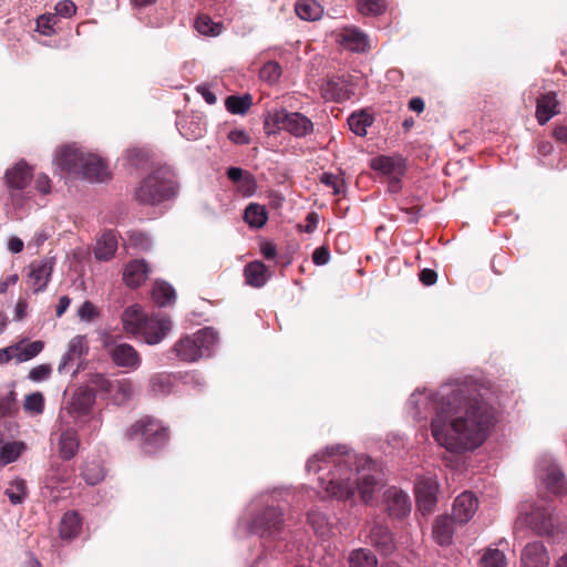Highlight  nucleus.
<instances>
[{
    "label": "nucleus",
    "mask_w": 567,
    "mask_h": 567,
    "mask_svg": "<svg viewBox=\"0 0 567 567\" xmlns=\"http://www.w3.org/2000/svg\"><path fill=\"white\" fill-rule=\"evenodd\" d=\"M358 10L365 16H378L385 10V0H358Z\"/></svg>",
    "instance_id": "49"
},
{
    "label": "nucleus",
    "mask_w": 567,
    "mask_h": 567,
    "mask_svg": "<svg viewBox=\"0 0 567 567\" xmlns=\"http://www.w3.org/2000/svg\"><path fill=\"white\" fill-rule=\"evenodd\" d=\"M27 492V482L21 477H17L10 482L4 494L8 496L12 505H18L24 501Z\"/></svg>",
    "instance_id": "44"
},
{
    "label": "nucleus",
    "mask_w": 567,
    "mask_h": 567,
    "mask_svg": "<svg viewBox=\"0 0 567 567\" xmlns=\"http://www.w3.org/2000/svg\"><path fill=\"white\" fill-rule=\"evenodd\" d=\"M32 178L31 167L23 161L17 163L6 173L7 184L11 189H23Z\"/></svg>",
    "instance_id": "26"
},
{
    "label": "nucleus",
    "mask_w": 567,
    "mask_h": 567,
    "mask_svg": "<svg viewBox=\"0 0 567 567\" xmlns=\"http://www.w3.org/2000/svg\"><path fill=\"white\" fill-rule=\"evenodd\" d=\"M321 96L326 101L343 102L353 94V85L344 76H332L321 85Z\"/></svg>",
    "instance_id": "15"
},
{
    "label": "nucleus",
    "mask_w": 567,
    "mask_h": 567,
    "mask_svg": "<svg viewBox=\"0 0 567 567\" xmlns=\"http://www.w3.org/2000/svg\"><path fill=\"white\" fill-rule=\"evenodd\" d=\"M308 524L318 537L329 538L336 535L337 525L323 512L315 508L308 512Z\"/></svg>",
    "instance_id": "22"
},
{
    "label": "nucleus",
    "mask_w": 567,
    "mask_h": 567,
    "mask_svg": "<svg viewBox=\"0 0 567 567\" xmlns=\"http://www.w3.org/2000/svg\"><path fill=\"white\" fill-rule=\"evenodd\" d=\"M313 131V124L309 117L299 112H286V132L296 137H305Z\"/></svg>",
    "instance_id": "27"
},
{
    "label": "nucleus",
    "mask_w": 567,
    "mask_h": 567,
    "mask_svg": "<svg viewBox=\"0 0 567 567\" xmlns=\"http://www.w3.org/2000/svg\"><path fill=\"white\" fill-rule=\"evenodd\" d=\"M549 561V554L540 542L528 543L522 551V567H548Z\"/></svg>",
    "instance_id": "19"
},
{
    "label": "nucleus",
    "mask_w": 567,
    "mask_h": 567,
    "mask_svg": "<svg viewBox=\"0 0 567 567\" xmlns=\"http://www.w3.org/2000/svg\"><path fill=\"white\" fill-rule=\"evenodd\" d=\"M55 17L71 18L76 12V6L71 0H62L54 7Z\"/></svg>",
    "instance_id": "60"
},
{
    "label": "nucleus",
    "mask_w": 567,
    "mask_h": 567,
    "mask_svg": "<svg viewBox=\"0 0 567 567\" xmlns=\"http://www.w3.org/2000/svg\"><path fill=\"white\" fill-rule=\"evenodd\" d=\"M89 351V346L86 338L84 336H75L72 338L69 342L68 351L64 353V355L61 359V362L58 367L59 373H63L75 363L79 362L83 355H85Z\"/></svg>",
    "instance_id": "21"
},
{
    "label": "nucleus",
    "mask_w": 567,
    "mask_h": 567,
    "mask_svg": "<svg viewBox=\"0 0 567 567\" xmlns=\"http://www.w3.org/2000/svg\"><path fill=\"white\" fill-rule=\"evenodd\" d=\"M284 128V113L276 111L272 114H268L265 120V132L268 137V143L272 146L277 145V138Z\"/></svg>",
    "instance_id": "36"
},
{
    "label": "nucleus",
    "mask_w": 567,
    "mask_h": 567,
    "mask_svg": "<svg viewBox=\"0 0 567 567\" xmlns=\"http://www.w3.org/2000/svg\"><path fill=\"white\" fill-rule=\"evenodd\" d=\"M264 507L254 513L250 519H244L240 522V526L245 525V528L250 534H258L260 536L271 535L276 530H279L281 524V512L278 504L275 505L274 499H267L264 503Z\"/></svg>",
    "instance_id": "7"
},
{
    "label": "nucleus",
    "mask_w": 567,
    "mask_h": 567,
    "mask_svg": "<svg viewBox=\"0 0 567 567\" xmlns=\"http://www.w3.org/2000/svg\"><path fill=\"white\" fill-rule=\"evenodd\" d=\"M128 243L132 247H135L140 250H148L152 246L150 237L140 231L130 233Z\"/></svg>",
    "instance_id": "56"
},
{
    "label": "nucleus",
    "mask_w": 567,
    "mask_h": 567,
    "mask_svg": "<svg viewBox=\"0 0 567 567\" xmlns=\"http://www.w3.org/2000/svg\"><path fill=\"white\" fill-rule=\"evenodd\" d=\"M369 537L371 544L384 555L390 554L394 548L392 535L389 528L381 524H375L371 528Z\"/></svg>",
    "instance_id": "33"
},
{
    "label": "nucleus",
    "mask_w": 567,
    "mask_h": 567,
    "mask_svg": "<svg viewBox=\"0 0 567 567\" xmlns=\"http://www.w3.org/2000/svg\"><path fill=\"white\" fill-rule=\"evenodd\" d=\"M72 424L71 421H68V423L59 422V455L65 461L73 458L80 447L78 431Z\"/></svg>",
    "instance_id": "17"
},
{
    "label": "nucleus",
    "mask_w": 567,
    "mask_h": 567,
    "mask_svg": "<svg viewBox=\"0 0 567 567\" xmlns=\"http://www.w3.org/2000/svg\"><path fill=\"white\" fill-rule=\"evenodd\" d=\"M134 393V385L130 379L113 381L112 392L109 394L116 404L128 401Z\"/></svg>",
    "instance_id": "38"
},
{
    "label": "nucleus",
    "mask_w": 567,
    "mask_h": 567,
    "mask_svg": "<svg viewBox=\"0 0 567 567\" xmlns=\"http://www.w3.org/2000/svg\"><path fill=\"white\" fill-rule=\"evenodd\" d=\"M330 259V252L329 249L321 246L315 249L312 254V261L318 266H323L328 264Z\"/></svg>",
    "instance_id": "62"
},
{
    "label": "nucleus",
    "mask_w": 567,
    "mask_h": 567,
    "mask_svg": "<svg viewBox=\"0 0 567 567\" xmlns=\"http://www.w3.org/2000/svg\"><path fill=\"white\" fill-rule=\"evenodd\" d=\"M51 373H52L51 364L43 363V364H39V365L32 368L29 372L28 378L33 382H41V381L49 379Z\"/></svg>",
    "instance_id": "58"
},
{
    "label": "nucleus",
    "mask_w": 567,
    "mask_h": 567,
    "mask_svg": "<svg viewBox=\"0 0 567 567\" xmlns=\"http://www.w3.org/2000/svg\"><path fill=\"white\" fill-rule=\"evenodd\" d=\"M99 309L89 300L84 301L78 309V317L84 322H91L99 318Z\"/></svg>",
    "instance_id": "54"
},
{
    "label": "nucleus",
    "mask_w": 567,
    "mask_h": 567,
    "mask_svg": "<svg viewBox=\"0 0 567 567\" xmlns=\"http://www.w3.org/2000/svg\"><path fill=\"white\" fill-rule=\"evenodd\" d=\"M217 333L213 328H204L192 336L181 338L173 348L176 357L184 362H195L212 353L217 343Z\"/></svg>",
    "instance_id": "4"
},
{
    "label": "nucleus",
    "mask_w": 567,
    "mask_h": 567,
    "mask_svg": "<svg viewBox=\"0 0 567 567\" xmlns=\"http://www.w3.org/2000/svg\"><path fill=\"white\" fill-rule=\"evenodd\" d=\"M84 158L76 176L91 182H104L109 177L107 167L99 156L86 153Z\"/></svg>",
    "instance_id": "18"
},
{
    "label": "nucleus",
    "mask_w": 567,
    "mask_h": 567,
    "mask_svg": "<svg viewBox=\"0 0 567 567\" xmlns=\"http://www.w3.org/2000/svg\"><path fill=\"white\" fill-rule=\"evenodd\" d=\"M18 349L14 351L16 361L22 363L35 358L44 348V343L40 340L32 341L28 344L23 342H17L13 344Z\"/></svg>",
    "instance_id": "39"
},
{
    "label": "nucleus",
    "mask_w": 567,
    "mask_h": 567,
    "mask_svg": "<svg viewBox=\"0 0 567 567\" xmlns=\"http://www.w3.org/2000/svg\"><path fill=\"white\" fill-rule=\"evenodd\" d=\"M146 318L147 316L142 311L140 306H130L122 315L123 328L127 333L138 336Z\"/></svg>",
    "instance_id": "31"
},
{
    "label": "nucleus",
    "mask_w": 567,
    "mask_h": 567,
    "mask_svg": "<svg viewBox=\"0 0 567 567\" xmlns=\"http://www.w3.org/2000/svg\"><path fill=\"white\" fill-rule=\"evenodd\" d=\"M373 123V118L367 112L352 113L348 117L350 130L358 136H364L367 128Z\"/></svg>",
    "instance_id": "43"
},
{
    "label": "nucleus",
    "mask_w": 567,
    "mask_h": 567,
    "mask_svg": "<svg viewBox=\"0 0 567 567\" xmlns=\"http://www.w3.org/2000/svg\"><path fill=\"white\" fill-rule=\"evenodd\" d=\"M14 391L8 392L6 395L0 398V416L12 415L17 411Z\"/></svg>",
    "instance_id": "55"
},
{
    "label": "nucleus",
    "mask_w": 567,
    "mask_h": 567,
    "mask_svg": "<svg viewBox=\"0 0 567 567\" xmlns=\"http://www.w3.org/2000/svg\"><path fill=\"white\" fill-rule=\"evenodd\" d=\"M81 530V519L76 512H68L63 515L60 523V536L63 539L75 538Z\"/></svg>",
    "instance_id": "35"
},
{
    "label": "nucleus",
    "mask_w": 567,
    "mask_h": 567,
    "mask_svg": "<svg viewBox=\"0 0 567 567\" xmlns=\"http://www.w3.org/2000/svg\"><path fill=\"white\" fill-rule=\"evenodd\" d=\"M321 182L333 189V194L338 195L343 192L344 182L342 178L329 173L322 174Z\"/></svg>",
    "instance_id": "61"
},
{
    "label": "nucleus",
    "mask_w": 567,
    "mask_h": 567,
    "mask_svg": "<svg viewBox=\"0 0 567 567\" xmlns=\"http://www.w3.org/2000/svg\"><path fill=\"white\" fill-rule=\"evenodd\" d=\"M23 408L27 412L41 414L44 410V398L42 393L34 392L25 396Z\"/></svg>",
    "instance_id": "50"
},
{
    "label": "nucleus",
    "mask_w": 567,
    "mask_h": 567,
    "mask_svg": "<svg viewBox=\"0 0 567 567\" xmlns=\"http://www.w3.org/2000/svg\"><path fill=\"white\" fill-rule=\"evenodd\" d=\"M152 298L158 307H166L175 301L176 295L169 284L166 281H156L152 290Z\"/></svg>",
    "instance_id": "37"
},
{
    "label": "nucleus",
    "mask_w": 567,
    "mask_h": 567,
    "mask_svg": "<svg viewBox=\"0 0 567 567\" xmlns=\"http://www.w3.org/2000/svg\"><path fill=\"white\" fill-rule=\"evenodd\" d=\"M281 74V66L275 61L267 62L259 72V76L262 81L268 83H275L278 81Z\"/></svg>",
    "instance_id": "51"
},
{
    "label": "nucleus",
    "mask_w": 567,
    "mask_h": 567,
    "mask_svg": "<svg viewBox=\"0 0 567 567\" xmlns=\"http://www.w3.org/2000/svg\"><path fill=\"white\" fill-rule=\"evenodd\" d=\"M408 413L416 422L431 419L434 441L449 452L464 453L484 443L498 411L489 384L467 378L437 391L415 390L408 400Z\"/></svg>",
    "instance_id": "1"
},
{
    "label": "nucleus",
    "mask_w": 567,
    "mask_h": 567,
    "mask_svg": "<svg viewBox=\"0 0 567 567\" xmlns=\"http://www.w3.org/2000/svg\"><path fill=\"white\" fill-rule=\"evenodd\" d=\"M148 267L144 260L128 262L123 272V280L128 287H138L147 278Z\"/></svg>",
    "instance_id": "29"
},
{
    "label": "nucleus",
    "mask_w": 567,
    "mask_h": 567,
    "mask_svg": "<svg viewBox=\"0 0 567 567\" xmlns=\"http://www.w3.org/2000/svg\"><path fill=\"white\" fill-rule=\"evenodd\" d=\"M348 561L350 567H377L378 565L375 555L365 548L352 550Z\"/></svg>",
    "instance_id": "41"
},
{
    "label": "nucleus",
    "mask_w": 567,
    "mask_h": 567,
    "mask_svg": "<svg viewBox=\"0 0 567 567\" xmlns=\"http://www.w3.org/2000/svg\"><path fill=\"white\" fill-rule=\"evenodd\" d=\"M171 328L172 322L168 317L154 315L146 318L138 336H141L147 344H157L166 337Z\"/></svg>",
    "instance_id": "13"
},
{
    "label": "nucleus",
    "mask_w": 567,
    "mask_h": 567,
    "mask_svg": "<svg viewBox=\"0 0 567 567\" xmlns=\"http://www.w3.org/2000/svg\"><path fill=\"white\" fill-rule=\"evenodd\" d=\"M557 113L558 102L554 92L543 94L537 99L536 117L540 125L547 123Z\"/></svg>",
    "instance_id": "30"
},
{
    "label": "nucleus",
    "mask_w": 567,
    "mask_h": 567,
    "mask_svg": "<svg viewBox=\"0 0 567 567\" xmlns=\"http://www.w3.org/2000/svg\"><path fill=\"white\" fill-rule=\"evenodd\" d=\"M95 403V393L89 386L79 388L72 395L69 404L60 411L59 422H76L80 417L86 416Z\"/></svg>",
    "instance_id": "8"
},
{
    "label": "nucleus",
    "mask_w": 567,
    "mask_h": 567,
    "mask_svg": "<svg viewBox=\"0 0 567 567\" xmlns=\"http://www.w3.org/2000/svg\"><path fill=\"white\" fill-rule=\"evenodd\" d=\"M295 11L305 21H316L321 18L323 8L317 0H297Z\"/></svg>",
    "instance_id": "34"
},
{
    "label": "nucleus",
    "mask_w": 567,
    "mask_h": 567,
    "mask_svg": "<svg viewBox=\"0 0 567 567\" xmlns=\"http://www.w3.org/2000/svg\"><path fill=\"white\" fill-rule=\"evenodd\" d=\"M454 518L440 516L433 525V537L441 546H447L452 543L454 535Z\"/></svg>",
    "instance_id": "32"
},
{
    "label": "nucleus",
    "mask_w": 567,
    "mask_h": 567,
    "mask_svg": "<svg viewBox=\"0 0 567 567\" xmlns=\"http://www.w3.org/2000/svg\"><path fill=\"white\" fill-rule=\"evenodd\" d=\"M85 154L81 148L64 146L56 151L53 164L61 172L78 175Z\"/></svg>",
    "instance_id": "14"
},
{
    "label": "nucleus",
    "mask_w": 567,
    "mask_h": 567,
    "mask_svg": "<svg viewBox=\"0 0 567 567\" xmlns=\"http://www.w3.org/2000/svg\"><path fill=\"white\" fill-rule=\"evenodd\" d=\"M506 564L505 554L497 548H488L481 559L482 567H505Z\"/></svg>",
    "instance_id": "47"
},
{
    "label": "nucleus",
    "mask_w": 567,
    "mask_h": 567,
    "mask_svg": "<svg viewBox=\"0 0 567 567\" xmlns=\"http://www.w3.org/2000/svg\"><path fill=\"white\" fill-rule=\"evenodd\" d=\"M83 478L90 485H95L104 478V471L99 464H86L82 472Z\"/></svg>",
    "instance_id": "52"
},
{
    "label": "nucleus",
    "mask_w": 567,
    "mask_h": 567,
    "mask_svg": "<svg viewBox=\"0 0 567 567\" xmlns=\"http://www.w3.org/2000/svg\"><path fill=\"white\" fill-rule=\"evenodd\" d=\"M339 42L353 52H364L369 48L368 35L358 28H344L338 35Z\"/></svg>",
    "instance_id": "24"
},
{
    "label": "nucleus",
    "mask_w": 567,
    "mask_h": 567,
    "mask_svg": "<svg viewBox=\"0 0 567 567\" xmlns=\"http://www.w3.org/2000/svg\"><path fill=\"white\" fill-rule=\"evenodd\" d=\"M436 279H437V274L433 269L424 268L420 272V280L425 286L434 285L436 282Z\"/></svg>",
    "instance_id": "64"
},
{
    "label": "nucleus",
    "mask_w": 567,
    "mask_h": 567,
    "mask_svg": "<svg viewBox=\"0 0 567 567\" xmlns=\"http://www.w3.org/2000/svg\"><path fill=\"white\" fill-rule=\"evenodd\" d=\"M245 221L252 228H260L267 221L266 208L258 204H249L245 209Z\"/></svg>",
    "instance_id": "42"
},
{
    "label": "nucleus",
    "mask_w": 567,
    "mask_h": 567,
    "mask_svg": "<svg viewBox=\"0 0 567 567\" xmlns=\"http://www.w3.org/2000/svg\"><path fill=\"white\" fill-rule=\"evenodd\" d=\"M228 138L233 143L238 144V145L249 144V142H250L249 135L243 130L230 131L228 134Z\"/></svg>",
    "instance_id": "63"
},
{
    "label": "nucleus",
    "mask_w": 567,
    "mask_h": 567,
    "mask_svg": "<svg viewBox=\"0 0 567 567\" xmlns=\"http://www.w3.org/2000/svg\"><path fill=\"white\" fill-rule=\"evenodd\" d=\"M371 168L389 177L403 176L405 164L400 156H377L371 159Z\"/></svg>",
    "instance_id": "23"
},
{
    "label": "nucleus",
    "mask_w": 567,
    "mask_h": 567,
    "mask_svg": "<svg viewBox=\"0 0 567 567\" xmlns=\"http://www.w3.org/2000/svg\"><path fill=\"white\" fill-rule=\"evenodd\" d=\"M196 30L204 35H218L221 33V23L214 22L207 16H200L195 21Z\"/></svg>",
    "instance_id": "46"
},
{
    "label": "nucleus",
    "mask_w": 567,
    "mask_h": 567,
    "mask_svg": "<svg viewBox=\"0 0 567 567\" xmlns=\"http://www.w3.org/2000/svg\"><path fill=\"white\" fill-rule=\"evenodd\" d=\"M538 478L542 485L551 494L567 493V480L559 466L550 457H544L537 465Z\"/></svg>",
    "instance_id": "10"
},
{
    "label": "nucleus",
    "mask_w": 567,
    "mask_h": 567,
    "mask_svg": "<svg viewBox=\"0 0 567 567\" xmlns=\"http://www.w3.org/2000/svg\"><path fill=\"white\" fill-rule=\"evenodd\" d=\"M87 384L93 391L110 394L113 388V381L107 379L104 374L93 373L87 380Z\"/></svg>",
    "instance_id": "48"
},
{
    "label": "nucleus",
    "mask_w": 567,
    "mask_h": 567,
    "mask_svg": "<svg viewBox=\"0 0 567 567\" xmlns=\"http://www.w3.org/2000/svg\"><path fill=\"white\" fill-rule=\"evenodd\" d=\"M54 258L45 257L39 261H33L29 266V284L34 292L43 291L51 278L53 271Z\"/></svg>",
    "instance_id": "16"
},
{
    "label": "nucleus",
    "mask_w": 567,
    "mask_h": 567,
    "mask_svg": "<svg viewBox=\"0 0 567 567\" xmlns=\"http://www.w3.org/2000/svg\"><path fill=\"white\" fill-rule=\"evenodd\" d=\"M307 470L317 475L326 494L338 501H351L358 491L361 501L369 505L382 488V480L372 460L357 455L346 446L327 447L316 453L308 460Z\"/></svg>",
    "instance_id": "2"
},
{
    "label": "nucleus",
    "mask_w": 567,
    "mask_h": 567,
    "mask_svg": "<svg viewBox=\"0 0 567 567\" xmlns=\"http://www.w3.org/2000/svg\"><path fill=\"white\" fill-rule=\"evenodd\" d=\"M151 390L154 394H167L171 391V380L165 375H154L151 378Z\"/></svg>",
    "instance_id": "53"
},
{
    "label": "nucleus",
    "mask_w": 567,
    "mask_h": 567,
    "mask_svg": "<svg viewBox=\"0 0 567 567\" xmlns=\"http://www.w3.org/2000/svg\"><path fill=\"white\" fill-rule=\"evenodd\" d=\"M103 347L116 367L128 370H136L140 368L142 359L133 346L124 342H116L112 337L106 336Z\"/></svg>",
    "instance_id": "9"
},
{
    "label": "nucleus",
    "mask_w": 567,
    "mask_h": 567,
    "mask_svg": "<svg viewBox=\"0 0 567 567\" xmlns=\"http://www.w3.org/2000/svg\"><path fill=\"white\" fill-rule=\"evenodd\" d=\"M127 436L136 439L141 436L146 452L152 453L165 445L168 440L167 429L151 416H143L136 421L128 430Z\"/></svg>",
    "instance_id": "6"
},
{
    "label": "nucleus",
    "mask_w": 567,
    "mask_h": 567,
    "mask_svg": "<svg viewBox=\"0 0 567 567\" xmlns=\"http://www.w3.org/2000/svg\"><path fill=\"white\" fill-rule=\"evenodd\" d=\"M117 250V237L113 230L104 231L96 240L94 257L99 261L111 260Z\"/></svg>",
    "instance_id": "25"
},
{
    "label": "nucleus",
    "mask_w": 567,
    "mask_h": 567,
    "mask_svg": "<svg viewBox=\"0 0 567 567\" xmlns=\"http://www.w3.org/2000/svg\"><path fill=\"white\" fill-rule=\"evenodd\" d=\"M58 23L55 14L41 16L38 21V29L44 35H51L54 32V25Z\"/></svg>",
    "instance_id": "57"
},
{
    "label": "nucleus",
    "mask_w": 567,
    "mask_h": 567,
    "mask_svg": "<svg viewBox=\"0 0 567 567\" xmlns=\"http://www.w3.org/2000/svg\"><path fill=\"white\" fill-rule=\"evenodd\" d=\"M251 104L252 101L249 94H245L243 96L230 95L225 102L228 112L240 115L247 113Z\"/></svg>",
    "instance_id": "45"
},
{
    "label": "nucleus",
    "mask_w": 567,
    "mask_h": 567,
    "mask_svg": "<svg viewBox=\"0 0 567 567\" xmlns=\"http://www.w3.org/2000/svg\"><path fill=\"white\" fill-rule=\"evenodd\" d=\"M554 509L546 504L525 503L520 506L515 527H530L538 535H553L557 528Z\"/></svg>",
    "instance_id": "5"
},
{
    "label": "nucleus",
    "mask_w": 567,
    "mask_h": 567,
    "mask_svg": "<svg viewBox=\"0 0 567 567\" xmlns=\"http://www.w3.org/2000/svg\"><path fill=\"white\" fill-rule=\"evenodd\" d=\"M244 277L248 286L260 288L268 281L270 271L264 262L255 260L245 266Z\"/></svg>",
    "instance_id": "28"
},
{
    "label": "nucleus",
    "mask_w": 567,
    "mask_h": 567,
    "mask_svg": "<svg viewBox=\"0 0 567 567\" xmlns=\"http://www.w3.org/2000/svg\"><path fill=\"white\" fill-rule=\"evenodd\" d=\"M25 450V445L22 442H6L2 443L0 440V462L1 465H8L16 462L22 452Z\"/></svg>",
    "instance_id": "40"
},
{
    "label": "nucleus",
    "mask_w": 567,
    "mask_h": 567,
    "mask_svg": "<svg viewBox=\"0 0 567 567\" xmlns=\"http://www.w3.org/2000/svg\"><path fill=\"white\" fill-rule=\"evenodd\" d=\"M478 502L471 492L460 494L453 504V518L460 524L467 523L476 513Z\"/></svg>",
    "instance_id": "20"
},
{
    "label": "nucleus",
    "mask_w": 567,
    "mask_h": 567,
    "mask_svg": "<svg viewBox=\"0 0 567 567\" xmlns=\"http://www.w3.org/2000/svg\"><path fill=\"white\" fill-rule=\"evenodd\" d=\"M256 187V181L250 173H247L245 177L237 184L238 192L246 197L254 195Z\"/></svg>",
    "instance_id": "59"
},
{
    "label": "nucleus",
    "mask_w": 567,
    "mask_h": 567,
    "mask_svg": "<svg viewBox=\"0 0 567 567\" xmlns=\"http://www.w3.org/2000/svg\"><path fill=\"white\" fill-rule=\"evenodd\" d=\"M176 183L173 172L159 167L143 179L135 192V199L145 205H155L175 195Z\"/></svg>",
    "instance_id": "3"
},
{
    "label": "nucleus",
    "mask_w": 567,
    "mask_h": 567,
    "mask_svg": "<svg viewBox=\"0 0 567 567\" xmlns=\"http://www.w3.org/2000/svg\"><path fill=\"white\" fill-rule=\"evenodd\" d=\"M383 503L389 516L402 519L411 513L412 504L409 495L395 487H389L383 495Z\"/></svg>",
    "instance_id": "12"
},
{
    "label": "nucleus",
    "mask_w": 567,
    "mask_h": 567,
    "mask_svg": "<svg viewBox=\"0 0 567 567\" xmlns=\"http://www.w3.org/2000/svg\"><path fill=\"white\" fill-rule=\"evenodd\" d=\"M415 498L417 511L422 515L431 514L437 502L439 484L435 476H422L415 482Z\"/></svg>",
    "instance_id": "11"
}]
</instances>
